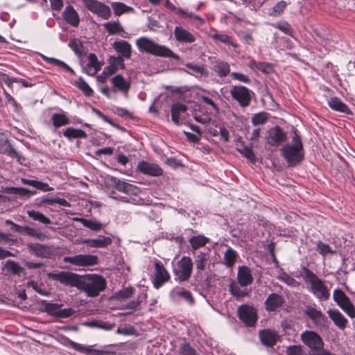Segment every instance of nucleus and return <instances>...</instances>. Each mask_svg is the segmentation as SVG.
Wrapping results in <instances>:
<instances>
[{
  "instance_id": "13d9d810",
  "label": "nucleus",
  "mask_w": 355,
  "mask_h": 355,
  "mask_svg": "<svg viewBox=\"0 0 355 355\" xmlns=\"http://www.w3.org/2000/svg\"><path fill=\"white\" fill-rule=\"evenodd\" d=\"M178 355H198L196 349L189 343H180L178 349Z\"/></svg>"
},
{
  "instance_id": "de8ad7c7",
  "label": "nucleus",
  "mask_w": 355,
  "mask_h": 355,
  "mask_svg": "<svg viewBox=\"0 0 355 355\" xmlns=\"http://www.w3.org/2000/svg\"><path fill=\"white\" fill-rule=\"evenodd\" d=\"M103 26L110 35H116L123 31L119 21L106 22Z\"/></svg>"
},
{
  "instance_id": "f8f14e48",
  "label": "nucleus",
  "mask_w": 355,
  "mask_h": 355,
  "mask_svg": "<svg viewBox=\"0 0 355 355\" xmlns=\"http://www.w3.org/2000/svg\"><path fill=\"white\" fill-rule=\"evenodd\" d=\"M154 278L152 282L154 288L159 289L170 280L171 275L161 261L157 260L154 263Z\"/></svg>"
},
{
  "instance_id": "774afa93",
  "label": "nucleus",
  "mask_w": 355,
  "mask_h": 355,
  "mask_svg": "<svg viewBox=\"0 0 355 355\" xmlns=\"http://www.w3.org/2000/svg\"><path fill=\"white\" fill-rule=\"evenodd\" d=\"M276 27L285 34L293 36V28L286 21H282L277 24Z\"/></svg>"
},
{
  "instance_id": "393cba45",
  "label": "nucleus",
  "mask_w": 355,
  "mask_h": 355,
  "mask_svg": "<svg viewBox=\"0 0 355 355\" xmlns=\"http://www.w3.org/2000/svg\"><path fill=\"white\" fill-rule=\"evenodd\" d=\"M194 263L198 274L205 269L207 263L209 259V250L200 251L193 253Z\"/></svg>"
},
{
  "instance_id": "f3484780",
  "label": "nucleus",
  "mask_w": 355,
  "mask_h": 355,
  "mask_svg": "<svg viewBox=\"0 0 355 355\" xmlns=\"http://www.w3.org/2000/svg\"><path fill=\"white\" fill-rule=\"evenodd\" d=\"M176 42L180 44H191L196 42V35L182 26H175L173 31Z\"/></svg>"
},
{
  "instance_id": "c756f323",
  "label": "nucleus",
  "mask_w": 355,
  "mask_h": 355,
  "mask_svg": "<svg viewBox=\"0 0 355 355\" xmlns=\"http://www.w3.org/2000/svg\"><path fill=\"white\" fill-rule=\"evenodd\" d=\"M187 106L182 103H174L171 105V119L177 125H180L182 123L180 121V116L182 113L186 112Z\"/></svg>"
},
{
  "instance_id": "69168bd1",
  "label": "nucleus",
  "mask_w": 355,
  "mask_h": 355,
  "mask_svg": "<svg viewBox=\"0 0 355 355\" xmlns=\"http://www.w3.org/2000/svg\"><path fill=\"white\" fill-rule=\"evenodd\" d=\"M3 94L5 95V97H6V104L11 105L15 112H19L20 111V110L21 109V105L5 89H3Z\"/></svg>"
},
{
  "instance_id": "0eeeda50",
  "label": "nucleus",
  "mask_w": 355,
  "mask_h": 355,
  "mask_svg": "<svg viewBox=\"0 0 355 355\" xmlns=\"http://www.w3.org/2000/svg\"><path fill=\"white\" fill-rule=\"evenodd\" d=\"M49 277L52 280L59 282L62 284L76 287L78 289L81 275L69 271H60L58 272H50Z\"/></svg>"
},
{
  "instance_id": "f257e3e1",
  "label": "nucleus",
  "mask_w": 355,
  "mask_h": 355,
  "mask_svg": "<svg viewBox=\"0 0 355 355\" xmlns=\"http://www.w3.org/2000/svg\"><path fill=\"white\" fill-rule=\"evenodd\" d=\"M302 277L304 282L309 284V291L319 300L326 301L330 297V291L324 281L305 266L302 267Z\"/></svg>"
},
{
  "instance_id": "4d7b16f0",
  "label": "nucleus",
  "mask_w": 355,
  "mask_h": 355,
  "mask_svg": "<svg viewBox=\"0 0 355 355\" xmlns=\"http://www.w3.org/2000/svg\"><path fill=\"white\" fill-rule=\"evenodd\" d=\"M75 220L81 222L85 227L96 232L101 230L103 227L102 223L93 220H87L85 218H76Z\"/></svg>"
},
{
  "instance_id": "bf43d9fd",
  "label": "nucleus",
  "mask_w": 355,
  "mask_h": 355,
  "mask_svg": "<svg viewBox=\"0 0 355 355\" xmlns=\"http://www.w3.org/2000/svg\"><path fill=\"white\" fill-rule=\"evenodd\" d=\"M268 120V114L265 112H261L254 114L251 119V122L254 125H263Z\"/></svg>"
},
{
  "instance_id": "473e14b6",
  "label": "nucleus",
  "mask_w": 355,
  "mask_h": 355,
  "mask_svg": "<svg viewBox=\"0 0 355 355\" xmlns=\"http://www.w3.org/2000/svg\"><path fill=\"white\" fill-rule=\"evenodd\" d=\"M62 135L69 140L73 139H85L87 133L82 129L68 127L62 132Z\"/></svg>"
},
{
  "instance_id": "ddd939ff",
  "label": "nucleus",
  "mask_w": 355,
  "mask_h": 355,
  "mask_svg": "<svg viewBox=\"0 0 355 355\" xmlns=\"http://www.w3.org/2000/svg\"><path fill=\"white\" fill-rule=\"evenodd\" d=\"M286 134L283 129L276 125L268 131L267 143L271 146H279L286 141Z\"/></svg>"
},
{
  "instance_id": "aec40b11",
  "label": "nucleus",
  "mask_w": 355,
  "mask_h": 355,
  "mask_svg": "<svg viewBox=\"0 0 355 355\" xmlns=\"http://www.w3.org/2000/svg\"><path fill=\"white\" fill-rule=\"evenodd\" d=\"M254 278L250 268L245 266H239L237 281L240 286L245 287L252 284Z\"/></svg>"
},
{
  "instance_id": "4468645a",
  "label": "nucleus",
  "mask_w": 355,
  "mask_h": 355,
  "mask_svg": "<svg viewBox=\"0 0 355 355\" xmlns=\"http://www.w3.org/2000/svg\"><path fill=\"white\" fill-rule=\"evenodd\" d=\"M304 312L315 327H323L325 326L327 318L320 310H318L312 306H306Z\"/></svg>"
},
{
  "instance_id": "a878e982",
  "label": "nucleus",
  "mask_w": 355,
  "mask_h": 355,
  "mask_svg": "<svg viewBox=\"0 0 355 355\" xmlns=\"http://www.w3.org/2000/svg\"><path fill=\"white\" fill-rule=\"evenodd\" d=\"M112 83L114 86V91H119L124 94L125 96L128 95V91L131 86V83L126 80L123 76L118 74L114 76L112 78Z\"/></svg>"
},
{
  "instance_id": "bb28decb",
  "label": "nucleus",
  "mask_w": 355,
  "mask_h": 355,
  "mask_svg": "<svg viewBox=\"0 0 355 355\" xmlns=\"http://www.w3.org/2000/svg\"><path fill=\"white\" fill-rule=\"evenodd\" d=\"M328 105L334 111L346 114H353L352 111L338 97H331L328 100Z\"/></svg>"
},
{
  "instance_id": "4c0bfd02",
  "label": "nucleus",
  "mask_w": 355,
  "mask_h": 355,
  "mask_svg": "<svg viewBox=\"0 0 355 355\" xmlns=\"http://www.w3.org/2000/svg\"><path fill=\"white\" fill-rule=\"evenodd\" d=\"M236 150L251 162H255L256 157L254 153H253L252 147L246 146L243 141H239L238 142V144H236Z\"/></svg>"
},
{
  "instance_id": "79ce46f5",
  "label": "nucleus",
  "mask_w": 355,
  "mask_h": 355,
  "mask_svg": "<svg viewBox=\"0 0 355 355\" xmlns=\"http://www.w3.org/2000/svg\"><path fill=\"white\" fill-rule=\"evenodd\" d=\"M135 292V289L132 286H128L115 293L113 299L118 301H125L131 298Z\"/></svg>"
},
{
  "instance_id": "e433bc0d",
  "label": "nucleus",
  "mask_w": 355,
  "mask_h": 355,
  "mask_svg": "<svg viewBox=\"0 0 355 355\" xmlns=\"http://www.w3.org/2000/svg\"><path fill=\"white\" fill-rule=\"evenodd\" d=\"M239 258V254L236 250L229 247L224 253L223 263L228 268H232L234 266Z\"/></svg>"
},
{
  "instance_id": "3c124183",
  "label": "nucleus",
  "mask_w": 355,
  "mask_h": 355,
  "mask_svg": "<svg viewBox=\"0 0 355 355\" xmlns=\"http://www.w3.org/2000/svg\"><path fill=\"white\" fill-rule=\"evenodd\" d=\"M86 325L92 328H98L106 331L112 330L114 327V324L108 322H104L101 320H93L88 322Z\"/></svg>"
},
{
  "instance_id": "c03bdc74",
  "label": "nucleus",
  "mask_w": 355,
  "mask_h": 355,
  "mask_svg": "<svg viewBox=\"0 0 355 355\" xmlns=\"http://www.w3.org/2000/svg\"><path fill=\"white\" fill-rule=\"evenodd\" d=\"M248 67L253 71L259 70L264 73H269L272 71L271 65L265 62H257L251 60L248 64Z\"/></svg>"
},
{
  "instance_id": "f704fd0d",
  "label": "nucleus",
  "mask_w": 355,
  "mask_h": 355,
  "mask_svg": "<svg viewBox=\"0 0 355 355\" xmlns=\"http://www.w3.org/2000/svg\"><path fill=\"white\" fill-rule=\"evenodd\" d=\"M185 67L191 70V71L188 73L196 77H207L209 75L208 71L203 65H198L194 63L188 62L185 64Z\"/></svg>"
},
{
  "instance_id": "2f4dec72",
  "label": "nucleus",
  "mask_w": 355,
  "mask_h": 355,
  "mask_svg": "<svg viewBox=\"0 0 355 355\" xmlns=\"http://www.w3.org/2000/svg\"><path fill=\"white\" fill-rule=\"evenodd\" d=\"M51 120L55 130L70 123V120L64 112L53 114Z\"/></svg>"
},
{
  "instance_id": "338daca9",
  "label": "nucleus",
  "mask_w": 355,
  "mask_h": 355,
  "mask_svg": "<svg viewBox=\"0 0 355 355\" xmlns=\"http://www.w3.org/2000/svg\"><path fill=\"white\" fill-rule=\"evenodd\" d=\"M212 38L214 40L220 41V42H222L223 44H227V45H231V46H234V44L232 37H230L226 34L216 33L212 35Z\"/></svg>"
},
{
  "instance_id": "8fccbe9b",
  "label": "nucleus",
  "mask_w": 355,
  "mask_h": 355,
  "mask_svg": "<svg viewBox=\"0 0 355 355\" xmlns=\"http://www.w3.org/2000/svg\"><path fill=\"white\" fill-rule=\"evenodd\" d=\"M171 293L173 295L182 297L190 304H193L194 302L191 293L183 288H174Z\"/></svg>"
},
{
  "instance_id": "5fc2aeb1",
  "label": "nucleus",
  "mask_w": 355,
  "mask_h": 355,
  "mask_svg": "<svg viewBox=\"0 0 355 355\" xmlns=\"http://www.w3.org/2000/svg\"><path fill=\"white\" fill-rule=\"evenodd\" d=\"M114 13L116 16H120L125 12L133 10V8L125 5L122 2H113L111 4Z\"/></svg>"
},
{
  "instance_id": "37998d69",
  "label": "nucleus",
  "mask_w": 355,
  "mask_h": 355,
  "mask_svg": "<svg viewBox=\"0 0 355 355\" xmlns=\"http://www.w3.org/2000/svg\"><path fill=\"white\" fill-rule=\"evenodd\" d=\"M42 58L49 64L56 65L67 71H69L71 75L75 76V71L70 67L68 64H67L64 62L58 59L54 58H49L46 55H42Z\"/></svg>"
},
{
  "instance_id": "6e6552de",
  "label": "nucleus",
  "mask_w": 355,
  "mask_h": 355,
  "mask_svg": "<svg viewBox=\"0 0 355 355\" xmlns=\"http://www.w3.org/2000/svg\"><path fill=\"white\" fill-rule=\"evenodd\" d=\"M232 98L236 101L242 108L248 107L252 101V91L242 85L232 86L230 89Z\"/></svg>"
},
{
  "instance_id": "dca6fc26",
  "label": "nucleus",
  "mask_w": 355,
  "mask_h": 355,
  "mask_svg": "<svg viewBox=\"0 0 355 355\" xmlns=\"http://www.w3.org/2000/svg\"><path fill=\"white\" fill-rule=\"evenodd\" d=\"M137 169L144 175L153 177H158L163 174L162 168L157 164L144 160L138 163Z\"/></svg>"
},
{
  "instance_id": "20e7f679",
  "label": "nucleus",
  "mask_w": 355,
  "mask_h": 355,
  "mask_svg": "<svg viewBox=\"0 0 355 355\" xmlns=\"http://www.w3.org/2000/svg\"><path fill=\"white\" fill-rule=\"evenodd\" d=\"M107 286L105 279L97 274L81 275L78 289L87 293L89 297H96Z\"/></svg>"
},
{
  "instance_id": "603ef678",
  "label": "nucleus",
  "mask_w": 355,
  "mask_h": 355,
  "mask_svg": "<svg viewBox=\"0 0 355 355\" xmlns=\"http://www.w3.org/2000/svg\"><path fill=\"white\" fill-rule=\"evenodd\" d=\"M230 293L235 297L240 298L248 296L249 291L247 288L241 289V287L234 282H232L229 286Z\"/></svg>"
},
{
  "instance_id": "cd10ccee",
  "label": "nucleus",
  "mask_w": 355,
  "mask_h": 355,
  "mask_svg": "<svg viewBox=\"0 0 355 355\" xmlns=\"http://www.w3.org/2000/svg\"><path fill=\"white\" fill-rule=\"evenodd\" d=\"M327 313L334 324L340 329L343 330L346 328L348 320L338 309H329Z\"/></svg>"
},
{
  "instance_id": "e2e57ef3",
  "label": "nucleus",
  "mask_w": 355,
  "mask_h": 355,
  "mask_svg": "<svg viewBox=\"0 0 355 355\" xmlns=\"http://www.w3.org/2000/svg\"><path fill=\"white\" fill-rule=\"evenodd\" d=\"M0 152L11 157L15 154V149L8 139L4 140L0 145Z\"/></svg>"
},
{
  "instance_id": "9d476101",
  "label": "nucleus",
  "mask_w": 355,
  "mask_h": 355,
  "mask_svg": "<svg viewBox=\"0 0 355 355\" xmlns=\"http://www.w3.org/2000/svg\"><path fill=\"white\" fill-rule=\"evenodd\" d=\"M85 8L103 19H108L112 15L110 7L96 0H83Z\"/></svg>"
},
{
  "instance_id": "864d4df0",
  "label": "nucleus",
  "mask_w": 355,
  "mask_h": 355,
  "mask_svg": "<svg viewBox=\"0 0 355 355\" xmlns=\"http://www.w3.org/2000/svg\"><path fill=\"white\" fill-rule=\"evenodd\" d=\"M74 85L81 90L86 96H92L94 94L93 89L81 76L75 82Z\"/></svg>"
},
{
  "instance_id": "c85d7f7f",
  "label": "nucleus",
  "mask_w": 355,
  "mask_h": 355,
  "mask_svg": "<svg viewBox=\"0 0 355 355\" xmlns=\"http://www.w3.org/2000/svg\"><path fill=\"white\" fill-rule=\"evenodd\" d=\"M113 48L121 54L123 58L130 59L132 54V46L130 43L125 40L116 41L113 44Z\"/></svg>"
},
{
  "instance_id": "7c9ffc66",
  "label": "nucleus",
  "mask_w": 355,
  "mask_h": 355,
  "mask_svg": "<svg viewBox=\"0 0 355 355\" xmlns=\"http://www.w3.org/2000/svg\"><path fill=\"white\" fill-rule=\"evenodd\" d=\"M213 70L219 77H225L230 72V64L221 60H216L213 63Z\"/></svg>"
},
{
  "instance_id": "ea45409f",
  "label": "nucleus",
  "mask_w": 355,
  "mask_h": 355,
  "mask_svg": "<svg viewBox=\"0 0 355 355\" xmlns=\"http://www.w3.org/2000/svg\"><path fill=\"white\" fill-rule=\"evenodd\" d=\"M6 223L12 225L15 227L16 231H19V229H22L23 232L28 236L36 237L39 239H42L44 236V234L36 229L30 227H21L9 220H6Z\"/></svg>"
},
{
  "instance_id": "680f3d73",
  "label": "nucleus",
  "mask_w": 355,
  "mask_h": 355,
  "mask_svg": "<svg viewBox=\"0 0 355 355\" xmlns=\"http://www.w3.org/2000/svg\"><path fill=\"white\" fill-rule=\"evenodd\" d=\"M42 202L44 203V204H48V205H53V204H58L61 206H63V207H70V203L67 200H65L64 198H59V197H55V198H42Z\"/></svg>"
},
{
  "instance_id": "a19ab883",
  "label": "nucleus",
  "mask_w": 355,
  "mask_h": 355,
  "mask_svg": "<svg viewBox=\"0 0 355 355\" xmlns=\"http://www.w3.org/2000/svg\"><path fill=\"white\" fill-rule=\"evenodd\" d=\"M3 270L8 273L18 276L24 272V268L12 260H8L3 265Z\"/></svg>"
},
{
  "instance_id": "a18cd8bd",
  "label": "nucleus",
  "mask_w": 355,
  "mask_h": 355,
  "mask_svg": "<svg viewBox=\"0 0 355 355\" xmlns=\"http://www.w3.org/2000/svg\"><path fill=\"white\" fill-rule=\"evenodd\" d=\"M333 297L336 304L341 308H344L345 306L351 302L349 298L345 295V293L340 290L336 289L333 293Z\"/></svg>"
},
{
  "instance_id": "2eb2a0df",
  "label": "nucleus",
  "mask_w": 355,
  "mask_h": 355,
  "mask_svg": "<svg viewBox=\"0 0 355 355\" xmlns=\"http://www.w3.org/2000/svg\"><path fill=\"white\" fill-rule=\"evenodd\" d=\"M285 303L284 297L275 293L269 294L264 302L265 309L268 312L277 311Z\"/></svg>"
},
{
  "instance_id": "5701e85b",
  "label": "nucleus",
  "mask_w": 355,
  "mask_h": 355,
  "mask_svg": "<svg viewBox=\"0 0 355 355\" xmlns=\"http://www.w3.org/2000/svg\"><path fill=\"white\" fill-rule=\"evenodd\" d=\"M63 19L73 27H78L80 24V17L77 11L71 5L65 7L62 12Z\"/></svg>"
},
{
  "instance_id": "f03ea898",
  "label": "nucleus",
  "mask_w": 355,
  "mask_h": 355,
  "mask_svg": "<svg viewBox=\"0 0 355 355\" xmlns=\"http://www.w3.org/2000/svg\"><path fill=\"white\" fill-rule=\"evenodd\" d=\"M136 45L141 52H146L162 58H173L175 60H180V57L168 47L155 43L153 40L146 37H141L137 40Z\"/></svg>"
},
{
  "instance_id": "1a4fd4ad",
  "label": "nucleus",
  "mask_w": 355,
  "mask_h": 355,
  "mask_svg": "<svg viewBox=\"0 0 355 355\" xmlns=\"http://www.w3.org/2000/svg\"><path fill=\"white\" fill-rule=\"evenodd\" d=\"M239 318L246 327H254L258 320L257 309L248 304H242L238 308Z\"/></svg>"
},
{
  "instance_id": "c9c22d12",
  "label": "nucleus",
  "mask_w": 355,
  "mask_h": 355,
  "mask_svg": "<svg viewBox=\"0 0 355 355\" xmlns=\"http://www.w3.org/2000/svg\"><path fill=\"white\" fill-rule=\"evenodd\" d=\"M42 306V311L47 313L50 315L58 318L59 309L62 306V304L50 303L46 300H42L40 302Z\"/></svg>"
},
{
  "instance_id": "052dcab7",
  "label": "nucleus",
  "mask_w": 355,
  "mask_h": 355,
  "mask_svg": "<svg viewBox=\"0 0 355 355\" xmlns=\"http://www.w3.org/2000/svg\"><path fill=\"white\" fill-rule=\"evenodd\" d=\"M278 279L289 286L297 287L300 284L298 282L286 272H281L278 276Z\"/></svg>"
},
{
  "instance_id": "09e8293b",
  "label": "nucleus",
  "mask_w": 355,
  "mask_h": 355,
  "mask_svg": "<svg viewBox=\"0 0 355 355\" xmlns=\"http://www.w3.org/2000/svg\"><path fill=\"white\" fill-rule=\"evenodd\" d=\"M68 46L78 57H81L84 54L85 47L80 39L73 38L71 40Z\"/></svg>"
},
{
  "instance_id": "9b49d317",
  "label": "nucleus",
  "mask_w": 355,
  "mask_h": 355,
  "mask_svg": "<svg viewBox=\"0 0 355 355\" xmlns=\"http://www.w3.org/2000/svg\"><path fill=\"white\" fill-rule=\"evenodd\" d=\"M63 261L80 267H89L98 264V258L96 255L80 254L73 257H64Z\"/></svg>"
},
{
  "instance_id": "39448f33",
  "label": "nucleus",
  "mask_w": 355,
  "mask_h": 355,
  "mask_svg": "<svg viewBox=\"0 0 355 355\" xmlns=\"http://www.w3.org/2000/svg\"><path fill=\"white\" fill-rule=\"evenodd\" d=\"M193 263L189 257L183 256L173 267L175 280L178 282L188 281L192 275Z\"/></svg>"
},
{
  "instance_id": "7ed1b4c3",
  "label": "nucleus",
  "mask_w": 355,
  "mask_h": 355,
  "mask_svg": "<svg viewBox=\"0 0 355 355\" xmlns=\"http://www.w3.org/2000/svg\"><path fill=\"white\" fill-rule=\"evenodd\" d=\"M292 144H286L282 148V155L288 166H295L304 159L303 144L297 131L293 132Z\"/></svg>"
},
{
  "instance_id": "a211bd4d",
  "label": "nucleus",
  "mask_w": 355,
  "mask_h": 355,
  "mask_svg": "<svg viewBox=\"0 0 355 355\" xmlns=\"http://www.w3.org/2000/svg\"><path fill=\"white\" fill-rule=\"evenodd\" d=\"M259 338L263 345L272 347L276 345L279 339V335L275 330L266 329L259 331Z\"/></svg>"
},
{
  "instance_id": "6ab92c4d",
  "label": "nucleus",
  "mask_w": 355,
  "mask_h": 355,
  "mask_svg": "<svg viewBox=\"0 0 355 355\" xmlns=\"http://www.w3.org/2000/svg\"><path fill=\"white\" fill-rule=\"evenodd\" d=\"M109 65L104 68L102 75L107 78L115 73L119 69H124L125 64L123 58L121 56H112L109 60Z\"/></svg>"
},
{
  "instance_id": "0e129e2a",
  "label": "nucleus",
  "mask_w": 355,
  "mask_h": 355,
  "mask_svg": "<svg viewBox=\"0 0 355 355\" xmlns=\"http://www.w3.org/2000/svg\"><path fill=\"white\" fill-rule=\"evenodd\" d=\"M316 250L319 252L320 254L322 256H326L328 254H334V250L331 249V248L324 243H323L321 241H318L316 243Z\"/></svg>"
},
{
  "instance_id": "6e6d98bb",
  "label": "nucleus",
  "mask_w": 355,
  "mask_h": 355,
  "mask_svg": "<svg viewBox=\"0 0 355 355\" xmlns=\"http://www.w3.org/2000/svg\"><path fill=\"white\" fill-rule=\"evenodd\" d=\"M26 213L28 216L33 220L39 221L40 223L44 225H49L51 223L49 218L39 211L35 210H28Z\"/></svg>"
},
{
  "instance_id": "49530a36",
  "label": "nucleus",
  "mask_w": 355,
  "mask_h": 355,
  "mask_svg": "<svg viewBox=\"0 0 355 355\" xmlns=\"http://www.w3.org/2000/svg\"><path fill=\"white\" fill-rule=\"evenodd\" d=\"M189 241L192 249L198 250L200 248L205 246L206 244L209 242V239L203 235H198L190 238Z\"/></svg>"
},
{
  "instance_id": "b1692460",
  "label": "nucleus",
  "mask_w": 355,
  "mask_h": 355,
  "mask_svg": "<svg viewBox=\"0 0 355 355\" xmlns=\"http://www.w3.org/2000/svg\"><path fill=\"white\" fill-rule=\"evenodd\" d=\"M28 251L37 257L47 258L51 254L49 247L37 243H31L27 245Z\"/></svg>"
},
{
  "instance_id": "72a5a7b5",
  "label": "nucleus",
  "mask_w": 355,
  "mask_h": 355,
  "mask_svg": "<svg viewBox=\"0 0 355 355\" xmlns=\"http://www.w3.org/2000/svg\"><path fill=\"white\" fill-rule=\"evenodd\" d=\"M3 191L6 193L17 194L19 196L26 197V198H29L31 196L37 194L36 191H31L24 187H8L3 189Z\"/></svg>"
},
{
  "instance_id": "423d86ee",
  "label": "nucleus",
  "mask_w": 355,
  "mask_h": 355,
  "mask_svg": "<svg viewBox=\"0 0 355 355\" xmlns=\"http://www.w3.org/2000/svg\"><path fill=\"white\" fill-rule=\"evenodd\" d=\"M302 342L310 349V353L319 352L324 347L321 336L313 331L306 330L300 335Z\"/></svg>"
},
{
  "instance_id": "4be33fe9",
  "label": "nucleus",
  "mask_w": 355,
  "mask_h": 355,
  "mask_svg": "<svg viewBox=\"0 0 355 355\" xmlns=\"http://www.w3.org/2000/svg\"><path fill=\"white\" fill-rule=\"evenodd\" d=\"M112 243L110 237L98 235L96 239H86L82 241V243L86 244L88 247L95 248H107Z\"/></svg>"
},
{
  "instance_id": "58836bf2",
  "label": "nucleus",
  "mask_w": 355,
  "mask_h": 355,
  "mask_svg": "<svg viewBox=\"0 0 355 355\" xmlns=\"http://www.w3.org/2000/svg\"><path fill=\"white\" fill-rule=\"evenodd\" d=\"M21 181L24 184L32 186L36 188L37 189H39L44 192L51 191L53 190V187H50L47 183L35 180H28L25 178H21Z\"/></svg>"
},
{
  "instance_id": "412c9836",
  "label": "nucleus",
  "mask_w": 355,
  "mask_h": 355,
  "mask_svg": "<svg viewBox=\"0 0 355 355\" xmlns=\"http://www.w3.org/2000/svg\"><path fill=\"white\" fill-rule=\"evenodd\" d=\"M110 183L114 186V189L120 192H123L126 194H135L137 187L130 183L119 180V178L110 176Z\"/></svg>"
}]
</instances>
